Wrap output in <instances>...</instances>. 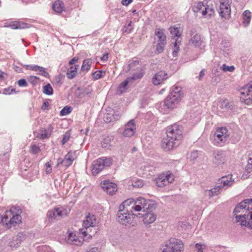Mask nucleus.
I'll use <instances>...</instances> for the list:
<instances>
[{
	"label": "nucleus",
	"instance_id": "nucleus-1",
	"mask_svg": "<svg viewBox=\"0 0 252 252\" xmlns=\"http://www.w3.org/2000/svg\"><path fill=\"white\" fill-rule=\"evenodd\" d=\"M234 215L241 226L252 229V199H246L238 204L234 209Z\"/></svg>",
	"mask_w": 252,
	"mask_h": 252
},
{
	"label": "nucleus",
	"instance_id": "nucleus-2",
	"mask_svg": "<svg viewBox=\"0 0 252 252\" xmlns=\"http://www.w3.org/2000/svg\"><path fill=\"white\" fill-rule=\"evenodd\" d=\"M166 138L162 141V147L164 150L168 151L177 147L181 140L182 136V127L174 124L169 126L166 129Z\"/></svg>",
	"mask_w": 252,
	"mask_h": 252
},
{
	"label": "nucleus",
	"instance_id": "nucleus-3",
	"mask_svg": "<svg viewBox=\"0 0 252 252\" xmlns=\"http://www.w3.org/2000/svg\"><path fill=\"white\" fill-rule=\"evenodd\" d=\"M21 213L22 210L19 206H12L9 210L6 211L2 216H0V220L6 228H9L12 225L21 221Z\"/></svg>",
	"mask_w": 252,
	"mask_h": 252
},
{
	"label": "nucleus",
	"instance_id": "nucleus-4",
	"mask_svg": "<svg viewBox=\"0 0 252 252\" xmlns=\"http://www.w3.org/2000/svg\"><path fill=\"white\" fill-rule=\"evenodd\" d=\"M150 201L143 197H139L136 199L129 198L124 201V204L128 207L131 213L134 214L136 212H145L150 209L151 204Z\"/></svg>",
	"mask_w": 252,
	"mask_h": 252
},
{
	"label": "nucleus",
	"instance_id": "nucleus-5",
	"mask_svg": "<svg viewBox=\"0 0 252 252\" xmlns=\"http://www.w3.org/2000/svg\"><path fill=\"white\" fill-rule=\"evenodd\" d=\"M183 97L181 88L175 87L164 101V106L168 109H173L179 103Z\"/></svg>",
	"mask_w": 252,
	"mask_h": 252
},
{
	"label": "nucleus",
	"instance_id": "nucleus-6",
	"mask_svg": "<svg viewBox=\"0 0 252 252\" xmlns=\"http://www.w3.org/2000/svg\"><path fill=\"white\" fill-rule=\"evenodd\" d=\"M183 251L184 244L182 241L171 238L161 246L159 252H183Z\"/></svg>",
	"mask_w": 252,
	"mask_h": 252
},
{
	"label": "nucleus",
	"instance_id": "nucleus-7",
	"mask_svg": "<svg viewBox=\"0 0 252 252\" xmlns=\"http://www.w3.org/2000/svg\"><path fill=\"white\" fill-rule=\"evenodd\" d=\"M133 215L128 207L127 208L124 204L123 202L119 206V210L117 214V219L120 223L126 225L131 223L133 220Z\"/></svg>",
	"mask_w": 252,
	"mask_h": 252
},
{
	"label": "nucleus",
	"instance_id": "nucleus-8",
	"mask_svg": "<svg viewBox=\"0 0 252 252\" xmlns=\"http://www.w3.org/2000/svg\"><path fill=\"white\" fill-rule=\"evenodd\" d=\"M230 46L231 43L229 40L225 38H222L219 48L215 52L216 58H220L221 61H225V58L228 56L231 50Z\"/></svg>",
	"mask_w": 252,
	"mask_h": 252
},
{
	"label": "nucleus",
	"instance_id": "nucleus-9",
	"mask_svg": "<svg viewBox=\"0 0 252 252\" xmlns=\"http://www.w3.org/2000/svg\"><path fill=\"white\" fill-rule=\"evenodd\" d=\"M96 224L95 216L89 214L86 217L83 221V226L84 228L80 230V234L85 238L87 236H88V238H92V234H89V230L91 231L90 228L95 227Z\"/></svg>",
	"mask_w": 252,
	"mask_h": 252
},
{
	"label": "nucleus",
	"instance_id": "nucleus-10",
	"mask_svg": "<svg viewBox=\"0 0 252 252\" xmlns=\"http://www.w3.org/2000/svg\"><path fill=\"white\" fill-rule=\"evenodd\" d=\"M112 164L111 159L102 157L94 161L92 166V172L94 175L98 174L104 167L110 166Z\"/></svg>",
	"mask_w": 252,
	"mask_h": 252
},
{
	"label": "nucleus",
	"instance_id": "nucleus-11",
	"mask_svg": "<svg viewBox=\"0 0 252 252\" xmlns=\"http://www.w3.org/2000/svg\"><path fill=\"white\" fill-rule=\"evenodd\" d=\"M192 10L194 13L200 11L202 16L207 18L212 17L215 13L214 8L204 2H198L195 4L192 7Z\"/></svg>",
	"mask_w": 252,
	"mask_h": 252
},
{
	"label": "nucleus",
	"instance_id": "nucleus-12",
	"mask_svg": "<svg viewBox=\"0 0 252 252\" xmlns=\"http://www.w3.org/2000/svg\"><path fill=\"white\" fill-rule=\"evenodd\" d=\"M229 134L224 127L218 128L214 134V143L216 145L222 146L227 141Z\"/></svg>",
	"mask_w": 252,
	"mask_h": 252
},
{
	"label": "nucleus",
	"instance_id": "nucleus-13",
	"mask_svg": "<svg viewBox=\"0 0 252 252\" xmlns=\"http://www.w3.org/2000/svg\"><path fill=\"white\" fill-rule=\"evenodd\" d=\"M240 100L244 103L250 105L252 103V82L248 84L240 91Z\"/></svg>",
	"mask_w": 252,
	"mask_h": 252
},
{
	"label": "nucleus",
	"instance_id": "nucleus-14",
	"mask_svg": "<svg viewBox=\"0 0 252 252\" xmlns=\"http://www.w3.org/2000/svg\"><path fill=\"white\" fill-rule=\"evenodd\" d=\"M79 234L81 235L80 236L76 235L75 233L69 232L66 238V242L70 244L79 246L83 244L84 240H87L89 239L88 236L85 238L80 233Z\"/></svg>",
	"mask_w": 252,
	"mask_h": 252
},
{
	"label": "nucleus",
	"instance_id": "nucleus-15",
	"mask_svg": "<svg viewBox=\"0 0 252 252\" xmlns=\"http://www.w3.org/2000/svg\"><path fill=\"white\" fill-rule=\"evenodd\" d=\"M231 0H220L219 13L220 15L225 19H228L230 15Z\"/></svg>",
	"mask_w": 252,
	"mask_h": 252
},
{
	"label": "nucleus",
	"instance_id": "nucleus-16",
	"mask_svg": "<svg viewBox=\"0 0 252 252\" xmlns=\"http://www.w3.org/2000/svg\"><path fill=\"white\" fill-rule=\"evenodd\" d=\"M174 180V176L169 172L160 175L157 180L158 186L162 187L172 183Z\"/></svg>",
	"mask_w": 252,
	"mask_h": 252
},
{
	"label": "nucleus",
	"instance_id": "nucleus-17",
	"mask_svg": "<svg viewBox=\"0 0 252 252\" xmlns=\"http://www.w3.org/2000/svg\"><path fill=\"white\" fill-rule=\"evenodd\" d=\"M100 185L104 191L109 194H113L117 190V185L109 181H102Z\"/></svg>",
	"mask_w": 252,
	"mask_h": 252
},
{
	"label": "nucleus",
	"instance_id": "nucleus-18",
	"mask_svg": "<svg viewBox=\"0 0 252 252\" xmlns=\"http://www.w3.org/2000/svg\"><path fill=\"white\" fill-rule=\"evenodd\" d=\"M136 126L133 120H130L125 126L123 132L125 137H131L135 133Z\"/></svg>",
	"mask_w": 252,
	"mask_h": 252
},
{
	"label": "nucleus",
	"instance_id": "nucleus-19",
	"mask_svg": "<svg viewBox=\"0 0 252 252\" xmlns=\"http://www.w3.org/2000/svg\"><path fill=\"white\" fill-rule=\"evenodd\" d=\"M222 189H226L231 186L234 183L231 175L223 176L217 182Z\"/></svg>",
	"mask_w": 252,
	"mask_h": 252
},
{
	"label": "nucleus",
	"instance_id": "nucleus-20",
	"mask_svg": "<svg viewBox=\"0 0 252 252\" xmlns=\"http://www.w3.org/2000/svg\"><path fill=\"white\" fill-rule=\"evenodd\" d=\"M169 76L164 71L157 73L152 78V83L155 85H158L168 78Z\"/></svg>",
	"mask_w": 252,
	"mask_h": 252
},
{
	"label": "nucleus",
	"instance_id": "nucleus-21",
	"mask_svg": "<svg viewBox=\"0 0 252 252\" xmlns=\"http://www.w3.org/2000/svg\"><path fill=\"white\" fill-rule=\"evenodd\" d=\"M75 159V152L69 151L63 159H61V163L66 167L70 166Z\"/></svg>",
	"mask_w": 252,
	"mask_h": 252
},
{
	"label": "nucleus",
	"instance_id": "nucleus-22",
	"mask_svg": "<svg viewBox=\"0 0 252 252\" xmlns=\"http://www.w3.org/2000/svg\"><path fill=\"white\" fill-rule=\"evenodd\" d=\"M107 112H108L105 113L103 117L105 123H108L119 119L120 114L115 113L113 109L110 108Z\"/></svg>",
	"mask_w": 252,
	"mask_h": 252
},
{
	"label": "nucleus",
	"instance_id": "nucleus-23",
	"mask_svg": "<svg viewBox=\"0 0 252 252\" xmlns=\"http://www.w3.org/2000/svg\"><path fill=\"white\" fill-rule=\"evenodd\" d=\"M145 74V71L143 68H140L137 72L133 73L131 76L127 77L130 82V85H132L135 82H139Z\"/></svg>",
	"mask_w": 252,
	"mask_h": 252
},
{
	"label": "nucleus",
	"instance_id": "nucleus-24",
	"mask_svg": "<svg viewBox=\"0 0 252 252\" xmlns=\"http://www.w3.org/2000/svg\"><path fill=\"white\" fill-rule=\"evenodd\" d=\"M25 66L27 69H32L36 71L39 74L44 77H47L49 76V73L46 71V69L43 67L31 64H26Z\"/></svg>",
	"mask_w": 252,
	"mask_h": 252
},
{
	"label": "nucleus",
	"instance_id": "nucleus-25",
	"mask_svg": "<svg viewBox=\"0 0 252 252\" xmlns=\"http://www.w3.org/2000/svg\"><path fill=\"white\" fill-rule=\"evenodd\" d=\"M26 238L25 235L22 232H19L17 235L13 237V239L9 242L11 247H17L21 244V242Z\"/></svg>",
	"mask_w": 252,
	"mask_h": 252
},
{
	"label": "nucleus",
	"instance_id": "nucleus-26",
	"mask_svg": "<svg viewBox=\"0 0 252 252\" xmlns=\"http://www.w3.org/2000/svg\"><path fill=\"white\" fill-rule=\"evenodd\" d=\"M189 43L196 47L202 48L205 46L201 36L195 33L190 39Z\"/></svg>",
	"mask_w": 252,
	"mask_h": 252
},
{
	"label": "nucleus",
	"instance_id": "nucleus-27",
	"mask_svg": "<svg viewBox=\"0 0 252 252\" xmlns=\"http://www.w3.org/2000/svg\"><path fill=\"white\" fill-rule=\"evenodd\" d=\"M225 160V156L222 152L216 151L214 153L213 162L214 164L219 165L224 163Z\"/></svg>",
	"mask_w": 252,
	"mask_h": 252
},
{
	"label": "nucleus",
	"instance_id": "nucleus-28",
	"mask_svg": "<svg viewBox=\"0 0 252 252\" xmlns=\"http://www.w3.org/2000/svg\"><path fill=\"white\" fill-rule=\"evenodd\" d=\"M143 222L145 224H150L153 223L156 220V215L152 212H149L143 216Z\"/></svg>",
	"mask_w": 252,
	"mask_h": 252
},
{
	"label": "nucleus",
	"instance_id": "nucleus-29",
	"mask_svg": "<svg viewBox=\"0 0 252 252\" xmlns=\"http://www.w3.org/2000/svg\"><path fill=\"white\" fill-rule=\"evenodd\" d=\"M83 53H81L77 55V56H75L73 57L71 60H70L68 62V63H75L77 62H82V63H92L93 62H94L95 61H94L92 59H84L83 56Z\"/></svg>",
	"mask_w": 252,
	"mask_h": 252
},
{
	"label": "nucleus",
	"instance_id": "nucleus-30",
	"mask_svg": "<svg viewBox=\"0 0 252 252\" xmlns=\"http://www.w3.org/2000/svg\"><path fill=\"white\" fill-rule=\"evenodd\" d=\"M53 127L52 126L50 125L48 126L47 129H45L44 128H41L39 130L40 132V138L41 139H45L49 138L52 132Z\"/></svg>",
	"mask_w": 252,
	"mask_h": 252
},
{
	"label": "nucleus",
	"instance_id": "nucleus-31",
	"mask_svg": "<svg viewBox=\"0 0 252 252\" xmlns=\"http://www.w3.org/2000/svg\"><path fill=\"white\" fill-rule=\"evenodd\" d=\"M169 30L172 36H173L175 40L177 39L179 40V39L180 38L182 33V30L180 28L176 27L175 26L171 27Z\"/></svg>",
	"mask_w": 252,
	"mask_h": 252
},
{
	"label": "nucleus",
	"instance_id": "nucleus-32",
	"mask_svg": "<svg viewBox=\"0 0 252 252\" xmlns=\"http://www.w3.org/2000/svg\"><path fill=\"white\" fill-rule=\"evenodd\" d=\"M27 24L24 23L14 21L9 24H5L4 27L10 28L12 29H24L27 27Z\"/></svg>",
	"mask_w": 252,
	"mask_h": 252
},
{
	"label": "nucleus",
	"instance_id": "nucleus-33",
	"mask_svg": "<svg viewBox=\"0 0 252 252\" xmlns=\"http://www.w3.org/2000/svg\"><path fill=\"white\" fill-rule=\"evenodd\" d=\"M222 189L217 182L215 187L210 190H206L205 193L206 195L209 196L210 197L217 195L220 193V190Z\"/></svg>",
	"mask_w": 252,
	"mask_h": 252
},
{
	"label": "nucleus",
	"instance_id": "nucleus-34",
	"mask_svg": "<svg viewBox=\"0 0 252 252\" xmlns=\"http://www.w3.org/2000/svg\"><path fill=\"white\" fill-rule=\"evenodd\" d=\"M243 18V26L244 27H247L252 19V13L249 10H245L242 14Z\"/></svg>",
	"mask_w": 252,
	"mask_h": 252
},
{
	"label": "nucleus",
	"instance_id": "nucleus-35",
	"mask_svg": "<svg viewBox=\"0 0 252 252\" xmlns=\"http://www.w3.org/2000/svg\"><path fill=\"white\" fill-rule=\"evenodd\" d=\"M155 35L158 38L157 43H163L166 44V37L165 35L163 30L160 29H158L155 32Z\"/></svg>",
	"mask_w": 252,
	"mask_h": 252
},
{
	"label": "nucleus",
	"instance_id": "nucleus-36",
	"mask_svg": "<svg viewBox=\"0 0 252 252\" xmlns=\"http://www.w3.org/2000/svg\"><path fill=\"white\" fill-rule=\"evenodd\" d=\"M128 85L130 86L131 85H130V82L126 78V80H125L119 85L117 90L118 93L122 94L125 93L127 90Z\"/></svg>",
	"mask_w": 252,
	"mask_h": 252
},
{
	"label": "nucleus",
	"instance_id": "nucleus-37",
	"mask_svg": "<svg viewBox=\"0 0 252 252\" xmlns=\"http://www.w3.org/2000/svg\"><path fill=\"white\" fill-rule=\"evenodd\" d=\"M52 8L55 12L59 13H61L64 9V3L61 0H56L53 3Z\"/></svg>",
	"mask_w": 252,
	"mask_h": 252
},
{
	"label": "nucleus",
	"instance_id": "nucleus-38",
	"mask_svg": "<svg viewBox=\"0 0 252 252\" xmlns=\"http://www.w3.org/2000/svg\"><path fill=\"white\" fill-rule=\"evenodd\" d=\"M78 67V65H75L74 66H71L68 68L66 72V76L68 78L71 79L76 76Z\"/></svg>",
	"mask_w": 252,
	"mask_h": 252
},
{
	"label": "nucleus",
	"instance_id": "nucleus-39",
	"mask_svg": "<svg viewBox=\"0 0 252 252\" xmlns=\"http://www.w3.org/2000/svg\"><path fill=\"white\" fill-rule=\"evenodd\" d=\"M113 138L112 136H107L103 138L101 142L102 146L104 148H106L111 145V143L113 140Z\"/></svg>",
	"mask_w": 252,
	"mask_h": 252
},
{
	"label": "nucleus",
	"instance_id": "nucleus-40",
	"mask_svg": "<svg viewBox=\"0 0 252 252\" xmlns=\"http://www.w3.org/2000/svg\"><path fill=\"white\" fill-rule=\"evenodd\" d=\"M106 74V72L102 70H97L92 74L94 79L96 80L103 77Z\"/></svg>",
	"mask_w": 252,
	"mask_h": 252
},
{
	"label": "nucleus",
	"instance_id": "nucleus-41",
	"mask_svg": "<svg viewBox=\"0 0 252 252\" xmlns=\"http://www.w3.org/2000/svg\"><path fill=\"white\" fill-rule=\"evenodd\" d=\"M55 210L58 218H62L66 214V210L63 208H57Z\"/></svg>",
	"mask_w": 252,
	"mask_h": 252
},
{
	"label": "nucleus",
	"instance_id": "nucleus-42",
	"mask_svg": "<svg viewBox=\"0 0 252 252\" xmlns=\"http://www.w3.org/2000/svg\"><path fill=\"white\" fill-rule=\"evenodd\" d=\"M180 40H178L177 39H176V40H175V41L174 42V47H173V52H172V54H173V56L174 57H177V53L179 51V50H180L179 44H180Z\"/></svg>",
	"mask_w": 252,
	"mask_h": 252
},
{
	"label": "nucleus",
	"instance_id": "nucleus-43",
	"mask_svg": "<svg viewBox=\"0 0 252 252\" xmlns=\"http://www.w3.org/2000/svg\"><path fill=\"white\" fill-rule=\"evenodd\" d=\"M49 221H53L55 219H57L55 209L49 210L47 214Z\"/></svg>",
	"mask_w": 252,
	"mask_h": 252
},
{
	"label": "nucleus",
	"instance_id": "nucleus-44",
	"mask_svg": "<svg viewBox=\"0 0 252 252\" xmlns=\"http://www.w3.org/2000/svg\"><path fill=\"white\" fill-rule=\"evenodd\" d=\"M53 88L50 84H47L43 87V92L47 95H51L53 94Z\"/></svg>",
	"mask_w": 252,
	"mask_h": 252
},
{
	"label": "nucleus",
	"instance_id": "nucleus-45",
	"mask_svg": "<svg viewBox=\"0 0 252 252\" xmlns=\"http://www.w3.org/2000/svg\"><path fill=\"white\" fill-rule=\"evenodd\" d=\"M235 67L233 65L227 66L226 64H223L222 66L221 67L222 70L224 72H233L234 71Z\"/></svg>",
	"mask_w": 252,
	"mask_h": 252
},
{
	"label": "nucleus",
	"instance_id": "nucleus-46",
	"mask_svg": "<svg viewBox=\"0 0 252 252\" xmlns=\"http://www.w3.org/2000/svg\"><path fill=\"white\" fill-rule=\"evenodd\" d=\"M30 150L32 153L36 154L40 152V149L38 146L33 144L31 146Z\"/></svg>",
	"mask_w": 252,
	"mask_h": 252
},
{
	"label": "nucleus",
	"instance_id": "nucleus-47",
	"mask_svg": "<svg viewBox=\"0 0 252 252\" xmlns=\"http://www.w3.org/2000/svg\"><path fill=\"white\" fill-rule=\"evenodd\" d=\"M252 173V165L248 164L247 166L246 167L245 173L243 174V176H246V177L250 176Z\"/></svg>",
	"mask_w": 252,
	"mask_h": 252
},
{
	"label": "nucleus",
	"instance_id": "nucleus-48",
	"mask_svg": "<svg viewBox=\"0 0 252 252\" xmlns=\"http://www.w3.org/2000/svg\"><path fill=\"white\" fill-rule=\"evenodd\" d=\"M70 137V133L69 131H67L63 135V138L62 140V144L64 145L65 144L69 139Z\"/></svg>",
	"mask_w": 252,
	"mask_h": 252
},
{
	"label": "nucleus",
	"instance_id": "nucleus-49",
	"mask_svg": "<svg viewBox=\"0 0 252 252\" xmlns=\"http://www.w3.org/2000/svg\"><path fill=\"white\" fill-rule=\"evenodd\" d=\"M165 45L166 44H163L161 43H157L156 52L158 54L162 53L164 50Z\"/></svg>",
	"mask_w": 252,
	"mask_h": 252
},
{
	"label": "nucleus",
	"instance_id": "nucleus-50",
	"mask_svg": "<svg viewBox=\"0 0 252 252\" xmlns=\"http://www.w3.org/2000/svg\"><path fill=\"white\" fill-rule=\"evenodd\" d=\"M206 246L205 245H201L199 243H197L195 245V252H203V250L205 248Z\"/></svg>",
	"mask_w": 252,
	"mask_h": 252
},
{
	"label": "nucleus",
	"instance_id": "nucleus-51",
	"mask_svg": "<svg viewBox=\"0 0 252 252\" xmlns=\"http://www.w3.org/2000/svg\"><path fill=\"white\" fill-rule=\"evenodd\" d=\"M71 111L70 107L65 106L60 112V114L62 116H65L69 114Z\"/></svg>",
	"mask_w": 252,
	"mask_h": 252
},
{
	"label": "nucleus",
	"instance_id": "nucleus-52",
	"mask_svg": "<svg viewBox=\"0 0 252 252\" xmlns=\"http://www.w3.org/2000/svg\"><path fill=\"white\" fill-rule=\"evenodd\" d=\"M133 29L132 22L130 21L127 25H125L123 29L124 32H130Z\"/></svg>",
	"mask_w": 252,
	"mask_h": 252
},
{
	"label": "nucleus",
	"instance_id": "nucleus-53",
	"mask_svg": "<svg viewBox=\"0 0 252 252\" xmlns=\"http://www.w3.org/2000/svg\"><path fill=\"white\" fill-rule=\"evenodd\" d=\"M132 185L135 188H141L143 186V182L140 179H138L132 183Z\"/></svg>",
	"mask_w": 252,
	"mask_h": 252
},
{
	"label": "nucleus",
	"instance_id": "nucleus-54",
	"mask_svg": "<svg viewBox=\"0 0 252 252\" xmlns=\"http://www.w3.org/2000/svg\"><path fill=\"white\" fill-rule=\"evenodd\" d=\"M18 85L19 87H27L28 83L25 79H21L18 81Z\"/></svg>",
	"mask_w": 252,
	"mask_h": 252
},
{
	"label": "nucleus",
	"instance_id": "nucleus-55",
	"mask_svg": "<svg viewBox=\"0 0 252 252\" xmlns=\"http://www.w3.org/2000/svg\"><path fill=\"white\" fill-rule=\"evenodd\" d=\"M15 92L14 89L11 88L10 87L5 88L3 90V94H10L12 92Z\"/></svg>",
	"mask_w": 252,
	"mask_h": 252
},
{
	"label": "nucleus",
	"instance_id": "nucleus-56",
	"mask_svg": "<svg viewBox=\"0 0 252 252\" xmlns=\"http://www.w3.org/2000/svg\"><path fill=\"white\" fill-rule=\"evenodd\" d=\"M46 174H50L52 172V167H51V164L49 162H48L46 163Z\"/></svg>",
	"mask_w": 252,
	"mask_h": 252
},
{
	"label": "nucleus",
	"instance_id": "nucleus-57",
	"mask_svg": "<svg viewBox=\"0 0 252 252\" xmlns=\"http://www.w3.org/2000/svg\"><path fill=\"white\" fill-rule=\"evenodd\" d=\"M198 152L197 151H193L190 154V158L194 160L198 157Z\"/></svg>",
	"mask_w": 252,
	"mask_h": 252
},
{
	"label": "nucleus",
	"instance_id": "nucleus-58",
	"mask_svg": "<svg viewBox=\"0 0 252 252\" xmlns=\"http://www.w3.org/2000/svg\"><path fill=\"white\" fill-rule=\"evenodd\" d=\"M133 0H122V4L123 5L127 6L132 2Z\"/></svg>",
	"mask_w": 252,
	"mask_h": 252
},
{
	"label": "nucleus",
	"instance_id": "nucleus-59",
	"mask_svg": "<svg viewBox=\"0 0 252 252\" xmlns=\"http://www.w3.org/2000/svg\"><path fill=\"white\" fill-rule=\"evenodd\" d=\"M49 106V104L48 102L45 101L43 102V104L42 106V109L45 110L48 109V107Z\"/></svg>",
	"mask_w": 252,
	"mask_h": 252
},
{
	"label": "nucleus",
	"instance_id": "nucleus-60",
	"mask_svg": "<svg viewBox=\"0 0 252 252\" xmlns=\"http://www.w3.org/2000/svg\"><path fill=\"white\" fill-rule=\"evenodd\" d=\"M108 54H105L103 55L102 57H100V60L101 61H102V62H106L108 60Z\"/></svg>",
	"mask_w": 252,
	"mask_h": 252
},
{
	"label": "nucleus",
	"instance_id": "nucleus-61",
	"mask_svg": "<svg viewBox=\"0 0 252 252\" xmlns=\"http://www.w3.org/2000/svg\"><path fill=\"white\" fill-rule=\"evenodd\" d=\"M229 103L227 100L222 101L221 103V107L223 108H226L228 107Z\"/></svg>",
	"mask_w": 252,
	"mask_h": 252
},
{
	"label": "nucleus",
	"instance_id": "nucleus-62",
	"mask_svg": "<svg viewBox=\"0 0 252 252\" xmlns=\"http://www.w3.org/2000/svg\"><path fill=\"white\" fill-rule=\"evenodd\" d=\"M205 73V69H202L199 73V75L198 76V79L199 80H201L202 78L204 76Z\"/></svg>",
	"mask_w": 252,
	"mask_h": 252
},
{
	"label": "nucleus",
	"instance_id": "nucleus-63",
	"mask_svg": "<svg viewBox=\"0 0 252 252\" xmlns=\"http://www.w3.org/2000/svg\"><path fill=\"white\" fill-rule=\"evenodd\" d=\"M7 74L0 70V80H2L4 78V76H6Z\"/></svg>",
	"mask_w": 252,
	"mask_h": 252
},
{
	"label": "nucleus",
	"instance_id": "nucleus-64",
	"mask_svg": "<svg viewBox=\"0 0 252 252\" xmlns=\"http://www.w3.org/2000/svg\"><path fill=\"white\" fill-rule=\"evenodd\" d=\"M248 164L252 165V158L249 157L248 160Z\"/></svg>",
	"mask_w": 252,
	"mask_h": 252
}]
</instances>
